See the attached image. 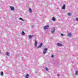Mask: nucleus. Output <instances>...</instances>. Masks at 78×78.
<instances>
[{"mask_svg":"<svg viewBox=\"0 0 78 78\" xmlns=\"http://www.w3.org/2000/svg\"><path fill=\"white\" fill-rule=\"evenodd\" d=\"M47 50H48L47 48H44L43 54L44 55H45V53H47Z\"/></svg>","mask_w":78,"mask_h":78,"instance_id":"obj_1","label":"nucleus"},{"mask_svg":"<svg viewBox=\"0 0 78 78\" xmlns=\"http://www.w3.org/2000/svg\"><path fill=\"white\" fill-rule=\"evenodd\" d=\"M55 29L54 28H53L51 29V33L52 34H54L55 33Z\"/></svg>","mask_w":78,"mask_h":78,"instance_id":"obj_2","label":"nucleus"},{"mask_svg":"<svg viewBox=\"0 0 78 78\" xmlns=\"http://www.w3.org/2000/svg\"><path fill=\"white\" fill-rule=\"evenodd\" d=\"M57 45L58 47H62V46H63V45L60 43H57Z\"/></svg>","mask_w":78,"mask_h":78,"instance_id":"obj_3","label":"nucleus"},{"mask_svg":"<svg viewBox=\"0 0 78 78\" xmlns=\"http://www.w3.org/2000/svg\"><path fill=\"white\" fill-rule=\"evenodd\" d=\"M48 27H49V26L48 25L44 27V30H47V29H48Z\"/></svg>","mask_w":78,"mask_h":78,"instance_id":"obj_4","label":"nucleus"},{"mask_svg":"<svg viewBox=\"0 0 78 78\" xmlns=\"http://www.w3.org/2000/svg\"><path fill=\"white\" fill-rule=\"evenodd\" d=\"M42 46V43H41L40 44L39 46L37 47V48H41V47Z\"/></svg>","mask_w":78,"mask_h":78,"instance_id":"obj_5","label":"nucleus"},{"mask_svg":"<svg viewBox=\"0 0 78 78\" xmlns=\"http://www.w3.org/2000/svg\"><path fill=\"white\" fill-rule=\"evenodd\" d=\"M68 36L69 37H71V36H72V34H71V33H69L68 34Z\"/></svg>","mask_w":78,"mask_h":78,"instance_id":"obj_6","label":"nucleus"},{"mask_svg":"<svg viewBox=\"0 0 78 78\" xmlns=\"http://www.w3.org/2000/svg\"><path fill=\"white\" fill-rule=\"evenodd\" d=\"M65 8H66V5L64 4L62 6V9H65Z\"/></svg>","mask_w":78,"mask_h":78,"instance_id":"obj_7","label":"nucleus"},{"mask_svg":"<svg viewBox=\"0 0 78 78\" xmlns=\"http://www.w3.org/2000/svg\"><path fill=\"white\" fill-rule=\"evenodd\" d=\"M29 11L31 14L32 13V10L31 9L29 8Z\"/></svg>","mask_w":78,"mask_h":78,"instance_id":"obj_8","label":"nucleus"},{"mask_svg":"<svg viewBox=\"0 0 78 78\" xmlns=\"http://www.w3.org/2000/svg\"><path fill=\"white\" fill-rule=\"evenodd\" d=\"M34 45H35V47L36 48L37 47V41H36V40H35Z\"/></svg>","mask_w":78,"mask_h":78,"instance_id":"obj_9","label":"nucleus"},{"mask_svg":"<svg viewBox=\"0 0 78 78\" xmlns=\"http://www.w3.org/2000/svg\"><path fill=\"white\" fill-rule=\"evenodd\" d=\"M10 8L12 11H13V10H14V7L10 6Z\"/></svg>","mask_w":78,"mask_h":78,"instance_id":"obj_10","label":"nucleus"},{"mask_svg":"<svg viewBox=\"0 0 78 78\" xmlns=\"http://www.w3.org/2000/svg\"><path fill=\"white\" fill-rule=\"evenodd\" d=\"M33 37V35H28V37H29L30 39H32V37Z\"/></svg>","mask_w":78,"mask_h":78,"instance_id":"obj_11","label":"nucleus"},{"mask_svg":"<svg viewBox=\"0 0 78 78\" xmlns=\"http://www.w3.org/2000/svg\"><path fill=\"white\" fill-rule=\"evenodd\" d=\"M25 78H29V75L28 74L26 75L25 76Z\"/></svg>","mask_w":78,"mask_h":78,"instance_id":"obj_12","label":"nucleus"},{"mask_svg":"<svg viewBox=\"0 0 78 78\" xmlns=\"http://www.w3.org/2000/svg\"><path fill=\"white\" fill-rule=\"evenodd\" d=\"M21 34L23 35V36H24V35H25V32H24L23 31H22V33Z\"/></svg>","mask_w":78,"mask_h":78,"instance_id":"obj_13","label":"nucleus"},{"mask_svg":"<svg viewBox=\"0 0 78 78\" xmlns=\"http://www.w3.org/2000/svg\"><path fill=\"white\" fill-rule=\"evenodd\" d=\"M52 20L53 21H55L56 20V19H55V17H53L52 18Z\"/></svg>","mask_w":78,"mask_h":78,"instance_id":"obj_14","label":"nucleus"},{"mask_svg":"<svg viewBox=\"0 0 78 78\" xmlns=\"http://www.w3.org/2000/svg\"><path fill=\"white\" fill-rule=\"evenodd\" d=\"M45 69L46 71H48V69L47 67H45Z\"/></svg>","mask_w":78,"mask_h":78,"instance_id":"obj_15","label":"nucleus"},{"mask_svg":"<svg viewBox=\"0 0 78 78\" xmlns=\"http://www.w3.org/2000/svg\"><path fill=\"white\" fill-rule=\"evenodd\" d=\"M19 20H22V21H23H23H24V20H23V19H22V18H19Z\"/></svg>","mask_w":78,"mask_h":78,"instance_id":"obj_16","label":"nucleus"},{"mask_svg":"<svg viewBox=\"0 0 78 78\" xmlns=\"http://www.w3.org/2000/svg\"><path fill=\"white\" fill-rule=\"evenodd\" d=\"M76 75H78V70H76L75 73Z\"/></svg>","mask_w":78,"mask_h":78,"instance_id":"obj_17","label":"nucleus"},{"mask_svg":"<svg viewBox=\"0 0 78 78\" xmlns=\"http://www.w3.org/2000/svg\"><path fill=\"white\" fill-rule=\"evenodd\" d=\"M71 15V13L70 12H69L68 13V16H70Z\"/></svg>","mask_w":78,"mask_h":78,"instance_id":"obj_18","label":"nucleus"},{"mask_svg":"<svg viewBox=\"0 0 78 78\" xmlns=\"http://www.w3.org/2000/svg\"><path fill=\"white\" fill-rule=\"evenodd\" d=\"M3 72H2L1 73V75L3 76Z\"/></svg>","mask_w":78,"mask_h":78,"instance_id":"obj_19","label":"nucleus"},{"mask_svg":"<svg viewBox=\"0 0 78 78\" xmlns=\"http://www.w3.org/2000/svg\"><path fill=\"white\" fill-rule=\"evenodd\" d=\"M6 55H7V56H9V53L8 52H6Z\"/></svg>","mask_w":78,"mask_h":78,"instance_id":"obj_20","label":"nucleus"},{"mask_svg":"<svg viewBox=\"0 0 78 78\" xmlns=\"http://www.w3.org/2000/svg\"><path fill=\"white\" fill-rule=\"evenodd\" d=\"M76 21H78V18H76Z\"/></svg>","mask_w":78,"mask_h":78,"instance_id":"obj_21","label":"nucleus"},{"mask_svg":"<svg viewBox=\"0 0 78 78\" xmlns=\"http://www.w3.org/2000/svg\"><path fill=\"white\" fill-rule=\"evenodd\" d=\"M54 57V55H51V58H53Z\"/></svg>","mask_w":78,"mask_h":78,"instance_id":"obj_22","label":"nucleus"},{"mask_svg":"<svg viewBox=\"0 0 78 78\" xmlns=\"http://www.w3.org/2000/svg\"><path fill=\"white\" fill-rule=\"evenodd\" d=\"M61 35L62 36H64V35L62 34H61Z\"/></svg>","mask_w":78,"mask_h":78,"instance_id":"obj_23","label":"nucleus"},{"mask_svg":"<svg viewBox=\"0 0 78 78\" xmlns=\"http://www.w3.org/2000/svg\"><path fill=\"white\" fill-rule=\"evenodd\" d=\"M34 27V26L32 25V28H33Z\"/></svg>","mask_w":78,"mask_h":78,"instance_id":"obj_24","label":"nucleus"},{"mask_svg":"<svg viewBox=\"0 0 78 78\" xmlns=\"http://www.w3.org/2000/svg\"><path fill=\"white\" fill-rule=\"evenodd\" d=\"M57 76H59V74H57Z\"/></svg>","mask_w":78,"mask_h":78,"instance_id":"obj_25","label":"nucleus"}]
</instances>
